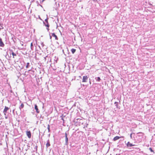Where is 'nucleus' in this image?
Segmentation results:
<instances>
[{
	"label": "nucleus",
	"mask_w": 155,
	"mask_h": 155,
	"mask_svg": "<svg viewBox=\"0 0 155 155\" xmlns=\"http://www.w3.org/2000/svg\"><path fill=\"white\" fill-rule=\"evenodd\" d=\"M50 125L49 124H48V127H47V128L48 130V132H50Z\"/></svg>",
	"instance_id": "nucleus-17"
},
{
	"label": "nucleus",
	"mask_w": 155,
	"mask_h": 155,
	"mask_svg": "<svg viewBox=\"0 0 155 155\" xmlns=\"http://www.w3.org/2000/svg\"><path fill=\"white\" fill-rule=\"evenodd\" d=\"M41 44L42 46L43 47V46H44V45L43 43V42H42V43H41Z\"/></svg>",
	"instance_id": "nucleus-27"
},
{
	"label": "nucleus",
	"mask_w": 155,
	"mask_h": 155,
	"mask_svg": "<svg viewBox=\"0 0 155 155\" xmlns=\"http://www.w3.org/2000/svg\"><path fill=\"white\" fill-rule=\"evenodd\" d=\"M38 146H36L35 147V149H36V150H37Z\"/></svg>",
	"instance_id": "nucleus-23"
},
{
	"label": "nucleus",
	"mask_w": 155,
	"mask_h": 155,
	"mask_svg": "<svg viewBox=\"0 0 155 155\" xmlns=\"http://www.w3.org/2000/svg\"><path fill=\"white\" fill-rule=\"evenodd\" d=\"M65 138H66V137H67V135L66 133H65Z\"/></svg>",
	"instance_id": "nucleus-24"
},
{
	"label": "nucleus",
	"mask_w": 155,
	"mask_h": 155,
	"mask_svg": "<svg viewBox=\"0 0 155 155\" xmlns=\"http://www.w3.org/2000/svg\"><path fill=\"white\" fill-rule=\"evenodd\" d=\"M56 62H57V60H56Z\"/></svg>",
	"instance_id": "nucleus-34"
},
{
	"label": "nucleus",
	"mask_w": 155,
	"mask_h": 155,
	"mask_svg": "<svg viewBox=\"0 0 155 155\" xmlns=\"http://www.w3.org/2000/svg\"><path fill=\"white\" fill-rule=\"evenodd\" d=\"M45 0H42L41 2H43L44 1H45Z\"/></svg>",
	"instance_id": "nucleus-32"
},
{
	"label": "nucleus",
	"mask_w": 155,
	"mask_h": 155,
	"mask_svg": "<svg viewBox=\"0 0 155 155\" xmlns=\"http://www.w3.org/2000/svg\"><path fill=\"white\" fill-rule=\"evenodd\" d=\"M52 36L53 37H54L56 40H58V38L57 36L56 35H55L54 33H52Z\"/></svg>",
	"instance_id": "nucleus-8"
},
{
	"label": "nucleus",
	"mask_w": 155,
	"mask_h": 155,
	"mask_svg": "<svg viewBox=\"0 0 155 155\" xmlns=\"http://www.w3.org/2000/svg\"><path fill=\"white\" fill-rule=\"evenodd\" d=\"M118 102H115L114 103V104H115V105L116 106L117 108H118Z\"/></svg>",
	"instance_id": "nucleus-15"
},
{
	"label": "nucleus",
	"mask_w": 155,
	"mask_h": 155,
	"mask_svg": "<svg viewBox=\"0 0 155 155\" xmlns=\"http://www.w3.org/2000/svg\"><path fill=\"white\" fill-rule=\"evenodd\" d=\"M9 108L8 107L6 106L5 107V108L3 111V112L5 115H6V113L7 112V111L9 110Z\"/></svg>",
	"instance_id": "nucleus-4"
},
{
	"label": "nucleus",
	"mask_w": 155,
	"mask_h": 155,
	"mask_svg": "<svg viewBox=\"0 0 155 155\" xmlns=\"http://www.w3.org/2000/svg\"><path fill=\"white\" fill-rule=\"evenodd\" d=\"M24 107V105L23 103L21 104L20 106L19 107V108L21 110V108H23Z\"/></svg>",
	"instance_id": "nucleus-14"
},
{
	"label": "nucleus",
	"mask_w": 155,
	"mask_h": 155,
	"mask_svg": "<svg viewBox=\"0 0 155 155\" xmlns=\"http://www.w3.org/2000/svg\"><path fill=\"white\" fill-rule=\"evenodd\" d=\"M33 43H31V50L33 49Z\"/></svg>",
	"instance_id": "nucleus-18"
},
{
	"label": "nucleus",
	"mask_w": 155,
	"mask_h": 155,
	"mask_svg": "<svg viewBox=\"0 0 155 155\" xmlns=\"http://www.w3.org/2000/svg\"><path fill=\"white\" fill-rule=\"evenodd\" d=\"M94 1H96L97 0H93Z\"/></svg>",
	"instance_id": "nucleus-33"
},
{
	"label": "nucleus",
	"mask_w": 155,
	"mask_h": 155,
	"mask_svg": "<svg viewBox=\"0 0 155 155\" xmlns=\"http://www.w3.org/2000/svg\"><path fill=\"white\" fill-rule=\"evenodd\" d=\"M3 25L2 24H1L0 23V27H1V28H0V30H1V29H3L4 28L3 27Z\"/></svg>",
	"instance_id": "nucleus-16"
},
{
	"label": "nucleus",
	"mask_w": 155,
	"mask_h": 155,
	"mask_svg": "<svg viewBox=\"0 0 155 155\" xmlns=\"http://www.w3.org/2000/svg\"><path fill=\"white\" fill-rule=\"evenodd\" d=\"M50 146V141L49 140H48L47 142V143L46 144V147L47 148L48 147H49Z\"/></svg>",
	"instance_id": "nucleus-10"
},
{
	"label": "nucleus",
	"mask_w": 155,
	"mask_h": 155,
	"mask_svg": "<svg viewBox=\"0 0 155 155\" xmlns=\"http://www.w3.org/2000/svg\"><path fill=\"white\" fill-rule=\"evenodd\" d=\"M149 150H150V151L151 152H153V150L150 147L149 148Z\"/></svg>",
	"instance_id": "nucleus-22"
},
{
	"label": "nucleus",
	"mask_w": 155,
	"mask_h": 155,
	"mask_svg": "<svg viewBox=\"0 0 155 155\" xmlns=\"http://www.w3.org/2000/svg\"><path fill=\"white\" fill-rule=\"evenodd\" d=\"M5 118L6 119H7L8 118L7 116H5Z\"/></svg>",
	"instance_id": "nucleus-31"
},
{
	"label": "nucleus",
	"mask_w": 155,
	"mask_h": 155,
	"mask_svg": "<svg viewBox=\"0 0 155 155\" xmlns=\"http://www.w3.org/2000/svg\"><path fill=\"white\" fill-rule=\"evenodd\" d=\"M120 138V137H119L118 136H116L113 138V140H114V141H115L118 140Z\"/></svg>",
	"instance_id": "nucleus-9"
},
{
	"label": "nucleus",
	"mask_w": 155,
	"mask_h": 155,
	"mask_svg": "<svg viewBox=\"0 0 155 155\" xmlns=\"http://www.w3.org/2000/svg\"><path fill=\"white\" fill-rule=\"evenodd\" d=\"M95 79L97 81H100L101 80V79L99 77L96 78Z\"/></svg>",
	"instance_id": "nucleus-12"
},
{
	"label": "nucleus",
	"mask_w": 155,
	"mask_h": 155,
	"mask_svg": "<svg viewBox=\"0 0 155 155\" xmlns=\"http://www.w3.org/2000/svg\"><path fill=\"white\" fill-rule=\"evenodd\" d=\"M43 23L48 28L49 27V25L48 22V18H47V19H46L45 20V22H43Z\"/></svg>",
	"instance_id": "nucleus-1"
},
{
	"label": "nucleus",
	"mask_w": 155,
	"mask_h": 155,
	"mask_svg": "<svg viewBox=\"0 0 155 155\" xmlns=\"http://www.w3.org/2000/svg\"><path fill=\"white\" fill-rule=\"evenodd\" d=\"M132 133L131 134H130V137L131 139L132 138Z\"/></svg>",
	"instance_id": "nucleus-25"
},
{
	"label": "nucleus",
	"mask_w": 155,
	"mask_h": 155,
	"mask_svg": "<svg viewBox=\"0 0 155 155\" xmlns=\"http://www.w3.org/2000/svg\"><path fill=\"white\" fill-rule=\"evenodd\" d=\"M88 79V77L87 76H83L82 79V82H87Z\"/></svg>",
	"instance_id": "nucleus-2"
},
{
	"label": "nucleus",
	"mask_w": 155,
	"mask_h": 155,
	"mask_svg": "<svg viewBox=\"0 0 155 155\" xmlns=\"http://www.w3.org/2000/svg\"><path fill=\"white\" fill-rule=\"evenodd\" d=\"M26 135L28 138H30L31 137V134L30 131H27L26 132Z\"/></svg>",
	"instance_id": "nucleus-3"
},
{
	"label": "nucleus",
	"mask_w": 155,
	"mask_h": 155,
	"mask_svg": "<svg viewBox=\"0 0 155 155\" xmlns=\"http://www.w3.org/2000/svg\"><path fill=\"white\" fill-rule=\"evenodd\" d=\"M5 46V45L3 43L2 39L0 38V46L3 47Z\"/></svg>",
	"instance_id": "nucleus-6"
},
{
	"label": "nucleus",
	"mask_w": 155,
	"mask_h": 155,
	"mask_svg": "<svg viewBox=\"0 0 155 155\" xmlns=\"http://www.w3.org/2000/svg\"><path fill=\"white\" fill-rule=\"evenodd\" d=\"M47 57V56H46V57H45V58H44V59L45 60H46V57Z\"/></svg>",
	"instance_id": "nucleus-30"
},
{
	"label": "nucleus",
	"mask_w": 155,
	"mask_h": 155,
	"mask_svg": "<svg viewBox=\"0 0 155 155\" xmlns=\"http://www.w3.org/2000/svg\"><path fill=\"white\" fill-rule=\"evenodd\" d=\"M134 146H135V145L133 144L132 143H130V142H128L127 144V146L128 147Z\"/></svg>",
	"instance_id": "nucleus-5"
},
{
	"label": "nucleus",
	"mask_w": 155,
	"mask_h": 155,
	"mask_svg": "<svg viewBox=\"0 0 155 155\" xmlns=\"http://www.w3.org/2000/svg\"><path fill=\"white\" fill-rule=\"evenodd\" d=\"M29 64V63H27V65H26V68H28V67Z\"/></svg>",
	"instance_id": "nucleus-21"
},
{
	"label": "nucleus",
	"mask_w": 155,
	"mask_h": 155,
	"mask_svg": "<svg viewBox=\"0 0 155 155\" xmlns=\"http://www.w3.org/2000/svg\"><path fill=\"white\" fill-rule=\"evenodd\" d=\"M68 137H66V138H65V142H66V143H68Z\"/></svg>",
	"instance_id": "nucleus-20"
},
{
	"label": "nucleus",
	"mask_w": 155,
	"mask_h": 155,
	"mask_svg": "<svg viewBox=\"0 0 155 155\" xmlns=\"http://www.w3.org/2000/svg\"><path fill=\"white\" fill-rule=\"evenodd\" d=\"M52 36V35H50V39H51Z\"/></svg>",
	"instance_id": "nucleus-26"
},
{
	"label": "nucleus",
	"mask_w": 155,
	"mask_h": 155,
	"mask_svg": "<svg viewBox=\"0 0 155 155\" xmlns=\"http://www.w3.org/2000/svg\"><path fill=\"white\" fill-rule=\"evenodd\" d=\"M23 68H24V67L23 66H22L21 68L22 69Z\"/></svg>",
	"instance_id": "nucleus-29"
},
{
	"label": "nucleus",
	"mask_w": 155,
	"mask_h": 155,
	"mask_svg": "<svg viewBox=\"0 0 155 155\" xmlns=\"http://www.w3.org/2000/svg\"><path fill=\"white\" fill-rule=\"evenodd\" d=\"M71 51L73 54H74L76 51V49L72 48L71 49Z\"/></svg>",
	"instance_id": "nucleus-13"
},
{
	"label": "nucleus",
	"mask_w": 155,
	"mask_h": 155,
	"mask_svg": "<svg viewBox=\"0 0 155 155\" xmlns=\"http://www.w3.org/2000/svg\"><path fill=\"white\" fill-rule=\"evenodd\" d=\"M35 109L36 110L37 113H39L40 111L38 108V107L37 105L36 104L35 105Z\"/></svg>",
	"instance_id": "nucleus-7"
},
{
	"label": "nucleus",
	"mask_w": 155,
	"mask_h": 155,
	"mask_svg": "<svg viewBox=\"0 0 155 155\" xmlns=\"http://www.w3.org/2000/svg\"><path fill=\"white\" fill-rule=\"evenodd\" d=\"M28 1H29L30 0H28Z\"/></svg>",
	"instance_id": "nucleus-35"
},
{
	"label": "nucleus",
	"mask_w": 155,
	"mask_h": 155,
	"mask_svg": "<svg viewBox=\"0 0 155 155\" xmlns=\"http://www.w3.org/2000/svg\"><path fill=\"white\" fill-rule=\"evenodd\" d=\"M134 150H135L136 151L138 152L140 150V149L139 148H133Z\"/></svg>",
	"instance_id": "nucleus-11"
},
{
	"label": "nucleus",
	"mask_w": 155,
	"mask_h": 155,
	"mask_svg": "<svg viewBox=\"0 0 155 155\" xmlns=\"http://www.w3.org/2000/svg\"><path fill=\"white\" fill-rule=\"evenodd\" d=\"M12 54L13 56H16V54L13 52H12ZM13 58H14V57H13Z\"/></svg>",
	"instance_id": "nucleus-19"
},
{
	"label": "nucleus",
	"mask_w": 155,
	"mask_h": 155,
	"mask_svg": "<svg viewBox=\"0 0 155 155\" xmlns=\"http://www.w3.org/2000/svg\"><path fill=\"white\" fill-rule=\"evenodd\" d=\"M47 30H48V31H49V29L48 28H48H47Z\"/></svg>",
	"instance_id": "nucleus-28"
}]
</instances>
